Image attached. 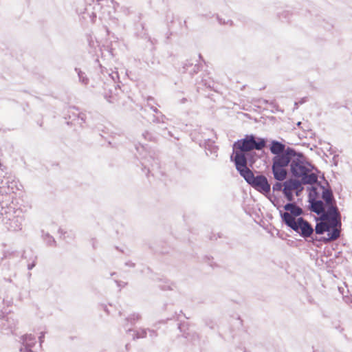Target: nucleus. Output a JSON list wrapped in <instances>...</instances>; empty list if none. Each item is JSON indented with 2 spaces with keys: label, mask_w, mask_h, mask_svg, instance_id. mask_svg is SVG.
Here are the masks:
<instances>
[{
  "label": "nucleus",
  "mask_w": 352,
  "mask_h": 352,
  "mask_svg": "<svg viewBox=\"0 0 352 352\" xmlns=\"http://www.w3.org/2000/svg\"><path fill=\"white\" fill-rule=\"evenodd\" d=\"M272 172L274 178L278 181H283L287 177V170L285 167L272 165Z\"/></svg>",
  "instance_id": "nucleus-11"
},
{
  "label": "nucleus",
  "mask_w": 352,
  "mask_h": 352,
  "mask_svg": "<svg viewBox=\"0 0 352 352\" xmlns=\"http://www.w3.org/2000/svg\"><path fill=\"white\" fill-rule=\"evenodd\" d=\"M293 153V150H287L285 153L276 155L273 158V164L286 168L291 160Z\"/></svg>",
  "instance_id": "nucleus-9"
},
{
  "label": "nucleus",
  "mask_w": 352,
  "mask_h": 352,
  "mask_svg": "<svg viewBox=\"0 0 352 352\" xmlns=\"http://www.w3.org/2000/svg\"><path fill=\"white\" fill-rule=\"evenodd\" d=\"M244 179L248 183L252 185L255 189L264 194L270 191V185L267 178L263 175L254 177L252 172L250 175H246Z\"/></svg>",
  "instance_id": "nucleus-5"
},
{
  "label": "nucleus",
  "mask_w": 352,
  "mask_h": 352,
  "mask_svg": "<svg viewBox=\"0 0 352 352\" xmlns=\"http://www.w3.org/2000/svg\"><path fill=\"white\" fill-rule=\"evenodd\" d=\"M285 145L278 141H272L270 146L272 153L276 155L284 153Z\"/></svg>",
  "instance_id": "nucleus-12"
},
{
  "label": "nucleus",
  "mask_w": 352,
  "mask_h": 352,
  "mask_svg": "<svg viewBox=\"0 0 352 352\" xmlns=\"http://www.w3.org/2000/svg\"><path fill=\"white\" fill-rule=\"evenodd\" d=\"M322 199L325 201L328 209L327 212L324 216H331V223L333 226L335 227L331 234H329L328 238H323L321 239L325 243H327L331 241L336 240L340 237V226L341 223L339 219V212L338 211L337 207L335 206L333 202V197L332 192L328 190H325L322 192Z\"/></svg>",
  "instance_id": "nucleus-1"
},
{
  "label": "nucleus",
  "mask_w": 352,
  "mask_h": 352,
  "mask_svg": "<svg viewBox=\"0 0 352 352\" xmlns=\"http://www.w3.org/2000/svg\"><path fill=\"white\" fill-rule=\"evenodd\" d=\"M234 151V161L236 165V168L244 178L246 175H250L252 171L247 167V160L245 154L239 151Z\"/></svg>",
  "instance_id": "nucleus-6"
},
{
  "label": "nucleus",
  "mask_w": 352,
  "mask_h": 352,
  "mask_svg": "<svg viewBox=\"0 0 352 352\" xmlns=\"http://www.w3.org/2000/svg\"><path fill=\"white\" fill-rule=\"evenodd\" d=\"M296 227H290L294 230L300 233L304 237H308L313 233L311 225L302 218L299 217L296 221Z\"/></svg>",
  "instance_id": "nucleus-8"
},
{
  "label": "nucleus",
  "mask_w": 352,
  "mask_h": 352,
  "mask_svg": "<svg viewBox=\"0 0 352 352\" xmlns=\"http://www.w3.org/2000/svg\"><path fill=\"white\" fill-rule=\"evenodd\" d=\"M311 210L318 214H320L324 212V206L321 201H316L311 203Z\"/></svg>",
  "instance_id": "nucleus-13"
},
{
  "label": "nucleus",
  "mask_w": 352,
  "mask_h": 352,
  "mask_svg": "<svg viewBox=\"0 0 352 352\" xmlns=\"http://www.w3.org/2000/svg\"><path fill=\"white\" fill-rule=\"evenodd\" d=\"M302 182L296 179H289L286 181L283 186V192L288 201H291L293 200V192L296 191V195H298V191L302 190L301 186Z\"/></svg>",
  "instance_id": "nucleus-7"
},
{
  "label": "nucleus",
  "mask_w": 352,
  "mask_h": 352,
  "mask_svg": "<svg viewBox=\"0 0 352 352\" xmlns=\"http://www.w3.org/2000/svg\"><path fill=\"white\" fill-rule=\"evenodd\" d=\"M266 145V142L263 138H258L257 140L252 135H247L243 139L239 140L234 144V150L242 153L249 152L254 149L261 150Z\"/></svg>",
  "instance_id": "nucleus-3"
},
{
  "label": "nucleus",
  "mask_w": 352,
  "mask_h": 352,
  "mask_svg": "<svg viewBox=\"0 0 352 352\" xmlns=\"http://www.w3.org/2000/svg\"><path fill=\"white\" fill-rule=\"evenodd\" d=\"M330 217L329 223L327 222H320L318 223L316 226V232L317 234H322L324 232H329L327 234V236H329V234H331L335 227L333 226L331 223V216ZM327 236V238H328Z\"/></svg>",
  "instance_id": "nucleus-10"
},
{
  "label": "nucleus",
  "mask_w": 352,
  "mask_h": 352,
  "mask_svg": "<svg viewBox=\"0 0 352 352\" xmlns=\"http://www.w3.org/2000/svg\"><path fill=\"white\" fill-rule=\"evenodd\" d=\"M291 171L293 175L300 178L304 184H313L317 182V176L311 173V165L300 160L292 161Z\"/></svg>",
  "instance_id": "nucleus-2"
},
{
  "label": "nucleus",
  "mask_w": 352,
  "mask_h": 352,
  "mask_svg": "<svg viewBox=\"0 0 352 352\" xmlns=\"http://www.w3.org/2000/svg\"><path fill=\"white\" fill-rule=\"evenodd\" d=\"M284 209L286 212L281 214L283 221L289 227H296V218L302 213V210L295 204H287Z\"/></svg>",
  "instance_id": "nucleus-4"
},
{
  "label": "nucleus",
  "mask_w": 352,
  "mask_h": 352,
  "mask_svg": "<svg viewBox=\"0 0 352 352\" xmlns=\"http://www.w3.org/2000/svg\"><path fill=\"white\" fill-rule=\"evenodd\" d=\"M280 188L281 187V184H276L274 186V188Z\"/></svg>",
  "instance_id": "nucleus-15"
},
{
  "label": "nucleus",
  "mask_w": 352,
  "mask_h": 352,
  "mask_svg": "<svg viewBox=\"0 0 352 352\" xmlns=\"http://www.w3.org/2000/svg\"><path fill=\"white\" fill-rule=\"evenodd\" d=\"M23 343L28 346H32L36 343L35 338L32 336V335H25L23 337Z\"/></svg>",
  "instance_id": "nucleus-14"
}]
</instances>
